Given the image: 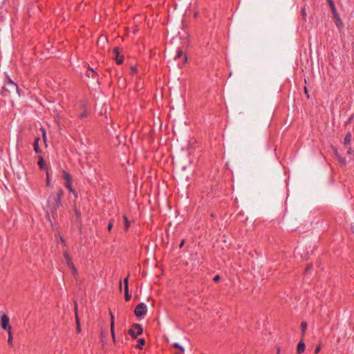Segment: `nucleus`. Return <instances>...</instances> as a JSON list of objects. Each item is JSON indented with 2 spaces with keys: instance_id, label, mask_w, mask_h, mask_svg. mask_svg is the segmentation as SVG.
I'll list each match as a JSON object with an SVG mask.
<instances>
[{
  "instance_id": "obj_1",
  "label": "nucleus",
  "mask_w": 354,
  "mask_h": 354,
  "mask_svg": "<svg viewBox=\"0 0 354 354\" xmlns=\"http://www.w3.org/2000/svg\"><path fill=\"white\" fill-rule=\"evenodd\" d=\"M63 196V191L60 190L57 193H53L48 198V208L53 214L57 211L60 205V201Z\"/></svg>"
},
{
  "instance_id": "obj_2",
  "label": "nucleus",
  "mask_w": 354,
  "mask_h": 354,
  "mask_svg": "<svg viewBox=\"0 0 354 354\" xmlns=\"http://www.w3.org/2000/svg\"><path fill=\"white\" fill-rule=\"evenodd\" d=\"M18 93V86L8 77L2 88V94L5 96H12Z\"/></svg>"
},
{
  "instance_id": "obj_3",
  "label": "nucleus",
  "mask_w": 354,
  "mask_h": 354,
  "mask_svg": "<svg viewBox=\"0 0 354 354\" xmlns=\"http://www.w3.org/2000/svg\"><path fill=\"white\" fill-rule=\"evenodd\" d=\"M63 174H64V178L66 181L65 183L66 187L69 189V191L71 192H72L75 195V197H77V193L71 187L72 179H71V175L64 171H63Z\"/></svg>"
},
{
  "instance_id": "obj_4",
  "label": "nucleus",
  "mask_w": 354,
  "mask_h": 354,
  "mask_svg": "<svg viewBox=\"0 0 354 354\" xmlns=\"http://www.w3.org/2000/svg\"><path fill=\"white\" fill-rule=\"evenodd\" d=\"M142 333V328L138 324H135L132 328L129 330V334L133 337L136 338L138 335Z\"/></svg>"
},
{
  "instance_id": "obj_5",
  "label": "nucleus",
  "mask_w": 354,
  "mask_h": 354,
  "mask_svg": "<svg viewBox=\"0 0 354 354\" xmlns=\"http://www.w3.org/2000/svg\"><path fill=\"white\" fill-rule=\"evenodd\" d=\"M147 311V306L144 303H140L136 307L134 313L137 317H142L146 314Z\"/></svg>"
},
{
  "instance_id": "obj_6",
  "label": "nucleus",
  "mask_w": 354,
  "mask_h": 354,
  "mask_svg": "<svg viewBox=\"0 0 354 354\" xmlns=\"http://www.w3.org/2000/svg\"><path fill=\"white\" fill-rule=\"evenodd\" d=\"M10 319L9 317L3 314L1 317V326L3 329L7 330L8 331L11 330V326L9 325Z\"/></svg>"
},
{
  "instance_id": "obj_7",
  "label": "nucleus",
  "mask_w": 354,
  "mask_h": 354,
  "mask_svg": "<svg viewBox=\"0 0 354 354\" xmlns=\"http://www.w3.org/2000/svg\"><path fill=\"white\" fill-rule=\"evenodd\" d=\"M113 58L118 64H121L123 62V56L120 55V52L118 48H115L113 51Z\"/></svg>"
},
{
  "instance_id": "obj_8",
  "label": "nucleus",
  "mask_w": 354,
  "mask_h": 354,
  "mask_svg": "<svg viewBox=\"0 0 354 354\" xmlns=\"http://www.w3.org/2000/svg\"><path fill=\"white\" fill-rule=\"evenodd\" d=\"M64 259H65L67 265L68 266V267H70L71 268L73 272L75 274L76 270H75L73 263L71 261L69 254L67 252H64Z\"/></svg>"
},
{
  "instance_id": "obj_9",
  "label": "nucleus",
  "mask_w": 354,
  "mask_h": 354,
  "mask_svg": "<svg viewBox=\"0 0 354 354\" xmlns=\"http://www.w3.org/2000/svg\"><path fill=\"white\" fill-rule=\"evenodd\" d=\"M75 319H76V325H77V331L80 333L81 331L80 328V319L77 315V306L75 304Z\"/></svg>"
},
{
  "instance_id": "obj_10",
  "label": "nucleus",
  "mask_w": 354,
  "mask_h": 354,
  "mask_svg": "<svg viewBox=\"0 0 354 354\" xmlns=\"http://www.w3.org/2000/svg\"><path fill=\"white\" fill-rule=\"evenodd\" d=\"M304 351H305V344L303 342V340H301L297 345V353L301 354V353L304 352Z\"/></svg>"
},
{
  "instance_id": "obj_11",
  "label": "nucleus",
  "mask_w": 354,
  "mask_h": 354,
  "mask_svg": "<svg viewBox=\"0 0 354 354\" xmlns=\"http://www.w3.org/2000/svg\"><path fill=\"white\" fill-rule=\"evenodd\" d=\"M327 2L329 4V6L333 13V15H337V10L333 0H327Z\"/></svg>"
},
{
  "instance_id": "obj_12",
  "label": "nucleus",
  "mask_w": 354,
  "mask_h": 354,
  "mask_svg": "<svg viewBox=\"0 0 354 354\" xmlns=\"http://www.w3.org/2000/svg\"><path fill=\"white\" fill-rule=\"evenodd\" d=\"M111 331L113 340L115 341V333H114V318L113 315H111Z\"/></svg>"
},
{
  "instance_id": "obj_13",
  "label": "nucleus",
  "mask_w": 354,
  "mask_h": 354,
  "mask_svg": "<svg viewBox=\"0 0 354 354\" xmlns=\"http://www.w3.org/2000/svg\"><path fill=\"white\" fill-rule=\"evenodd\" d=\"M351 138H352V135L351 133H348L345 138H344V145H348L350 143V142L351 141Z\"/></svg>"
},
{
  "instance_id": "obj_14",
  "label": "nucleus",
  "mask_w": 354,
  "mask_h": 354,
  "mask_svg": "<svg viewBox=\"0 0 354 354\" xmlns=\"http://www.w3.org/2000/svg\"><path fill=\"white\" fill-rule=\"evenodd\" d=\"M334 17H335V23L336 26L338 28H339L342 25V22L339 17L337 14V15H334Z\"/></svg>"
},
{
  "instance_id": "obj_15",
  "label": "nucleus",
  "mask_w": 354,
  "mask_h": 354,
  "mask_svg": "<svg viewBox=\"0 0 354 354\" xmlns=\"http://www.w3.org/2000/svg\"><path fill=\"white\" fill-rule=\"evenodd\" d=\"M123 218H124V228L126 230H127L130 226V222L129 221V220L126 216H124Z\"/></svg>"
},
{
  "instance_id": "obj_16",
  "label": "nucleus",
  "mask_w": 354,
  "mask_h": 354,
  "mask_svg": "<svg viewBox=\"0 0 354 354\" xmlns=\"http://www.w3.org/2000/svg\"><path fill=\"white\" fill-rule=\"evenodd\" d=\"M145 344V340L144 339H142H142H140L138 340V344L136 345V347H137L138 348L141 349V348H142V346H143V345H144Z\"/></svg>"
},
{
  "instance_id": "obj_17",
  "label": "nucleus",
  "mask_w": 354,
  "mask_h": 354,
  "mask_svg": "<svg viewBox=\"0 0 354 354\" xmlns=\"http://www.w3.org/2000/svg\"><path fill=\"white\" fill-rule=\"evenodd\" d=\"M301 331H302V336H304L305 331L307 328V322H303L301 324Z\"/></svg>"
},
{
  "instance_id": "obj_18",
  "label": "nucleus",
  "mask_w": 354,
  "mask_h": 354,
  "mask_svg": "<svg viewBox=\"0 0 354 354\" xmlns=\"http://www.w3.org/2000/svg\"><path fill=\"white\" fill-rule=\"evenodd\" d=\"M124 292H125V299H126V301L130 300L131 295L129 293V288H127V287L125 288H124Z\"/></svg>"
},
{
  "instance_id": "obj_19",
  "label": "nucleus",
  "mask_w": 354,
  "mask_h": 354,
  "mask_svg": "<svg viewBox=\"0 0 354 354\" xmlns=\"http://www.w3.org/2000/svg\"><path fill=\"white\" fill-rule=\"evenodd\" d=\"M38 141H39V139L37 138L35 142H34V149L35 151L38 153L39 151V145H38Z\"/></svg>"
},
{
  "instance_id": "obj_20",
  "label": "nucleus",
  "mask_w": 354,
  "mask_h": 354,
  "mask_svg": "<svg viewBox=\"0 0 354 354\" xmlns=\"http://www.w3.org/2000/svg\"><path fill=\"white\" fill-rule=\"evenodd\" d=\"M183 55V51L182 50H180V49H178L177 55L175 57V59H178V58H180Z\"/></svg>"
},
{
  "instance_id": "obj_21",
  "label": "nucleus",
  "mask_w": 354,
  "mask_h": 354,
  "mask_svg": "<svg viewBox=\"0 0 354 354\" xmlns=\"http://www.w3.org/2000/svg\"><path fill=\"white\" fill-rule=\"evenodd\" d=\"M8 342L10 344H12V333H11V330L8 331Z\"/></svg>"
},
{
  "instance_id": "obj_22",
  "label": "nucleus",
  "mask_w": 354,
  "mask_h": 354,
  "mask_svg": "<svg viewBox=\"0 0 354 354\" xmlns=\"http://www.w3.org/2000/svg\"><path fill=\"white\" fill-rule=\"evenodd\" d=\"M174 346L175 348H179V349L181 351V352H183V351H184V348H183V346H180L179 344H178V343H175V344H174Z\"/></svg>"
},
{
  "instance_id": "obj_23",
  "label": "nucleus",
  "mask_w": 354,
  "mask_h": 354,
  "mask_svg": "<svg viewBox=\"0 0 354 354\" xmlns=\"http://www.w3.org/2000/svg\"><path fill=\"white\" fill-rule=\"evenodd\" d=\"M335 156L337 157L338 160L342 163V164H345L346 163V160L344 158H341L339 157L338 154H337V151H335Z\"/></svg>"
},
{
  "instance_id": "obj_24",
  "label": "nucleus",
  "mask_w": 354,
  "mask_h": 354,
  "mask_svg": "<svg viewBox=\"0 0 354 354\" xmlns=\"http://www.w3.org/2000/svg\"><path fill=\"white\" fill-rule=\"evenodd\" d=\"M321 350V346L319 345L316 347L315 350V353H318Z\"/></svg>"
},
{
  "instance_id": "obj_25",
  "label": "nucleus",
  "mask_w": 354,
  "mask_h": 354,
  "mask_svg": "<svg viewBox=\"0 0 354 354\" xmlns=\"http://www.w3.org/2000/svg\"><path fill=\"white\" fill-rule=\"evenodd\" d=\"M38 164H39V165L40 166L41 168H43L44 162H43V159L42 158H41L39 160Z\"/></svg>"
},
{
  "instance_id": "obj_26",
  "label": "nucleus",
  "mask_w": 354,
  "mask_h": 354,
  "mask_svg": "<svg viewBox=\"0 0 354 354\" xmlns=\"http://www.w3.org/2000/svg\"><path fill=\"white\" fill-rule=\"evenodd\" d=\"M124 288H127H127H129V285H128V277H127V278L124 279Z\"/></svg>"
},
{
  "instance_id": "obj_27",
  "label": "nucleus",
  "mask_w": 354,
  "mask_h": 354,
  "mask_svg": "<svg viewBox=\"0 0 354 354\" xmlns=\"http://www.w3.org/2000/svg\"><path fill=\"white\" fill-rule=\"evenodd\" d=\"M219 279H220V277H219V275H216V276L214 277V281L215 282L218 281H219Z\"/></svg>"
},
{
  "instance_id": "obj_28",
  "label": "nucleus",
  "mask_w": 354,
  "mask_h": 354,
  "mask_svg": "<svg viewBox=\"0 0 354 354\" xmlns=\"http://www.w3.org/2000/svg\"><path fill=\"white\" fill-rule=\"evenodd\" d=\"M301 13H302L303 17H305L306 15V9L304 8H302Z\"/></svg>"
},
{
  "instance_id": "obj_29",
  "label": "nucleus",
  "mask_w": 354,
  "mask_h": 354,
  "mask_svg": "<svg viewBox=\"0 0 354 354\" xmlns=\"http://www.w3.org/2000/svg\"><path fill=\"white\" fill-rule=\"evenodd\" d=\"M46 184L48 186L50 185V179H49V176H48V173H47Z\"/></svg>"
},
{
  "instance_id": "obj_30",
  "label": "nucleus",
  "mask_w": 354,
  "mask_h": 354,
  "mask_svg": "<svg viewBox=\"0 0 354 354\" xmlns=\"http://www.w3.org/2000/svg\"><path fill=\"white\" fill-rule=\"evenodd\" d=\"M42 133H43V138L44 140V141L46 140V131L44 129H42Z\"/></svg>"
},
{
  "instance_id": "obj_31",
  "label": "nucleus",
  "mask_w": 354,
  "mask_h": 354,
  "mask_svg": "<svg viewBox=\"0 0 354 354\" xmlns=\"http://www.w3.org/2000/svg\"><path fill=\"white\" fill-rule=\"evenodd\" d=\"M113 223L111 222L109 223L108 225V230L110 231L112 229Z\"/></svg>"
},
{
  "instance_id": "obj_32",
  "label": "nucleus",
  "mask_w": 354,
  "mask_h": 354,
  "mask_svg": "<svg viewBox=\"0 0 354 354\" xmlns=\"http://www.w3.org/2000/svg\"><path fill=\"white\" fill-rule=\"evenodd\" d=\"M353 153V151L351 148L347 151L348 154H352Z\"/></svg>"
},
{
  "instance_id": "obj_33",
  "label": "nucleus",
  "mask_w": 354,
  "mask_h": 354,
  "mask_svg": "<svg viewBox=\"0 0 354 354\" xmlns=\"http://www.w3.org/2000/svg\"><path fill=\"white\" fill-rule=\"evenodd\" d=\"M304 92H305V93L306 94L307 97H309V95H308V90H307V88H306V87H305V88H304Z\"/></svg>"
},
{
  "instance_id": "obj_34",
  "label": "nucleus",
  "mask_w": 354,
  "mask_h": 354,
  "mask_svg": "<svg viewBox=\"0 0 354 354\" xmlns=\"http://www.w3.org/2000/svg\"><path fill=\"white\" fill-rule=\"evenodd\" d=\"M86 115H87V112H86V111H85L84 113H82V114H81V115H80V117H81V118H84V117H85Z\"/></svg>"
},
{
  "instance_id": "obj_35",
  "label": "nucleus",
  "mask_w": 354,
  "mask_h": 354,
  "mask_svg": "<svg viewBox=\"0 0 354 354\" xmlns=\"http://www.w3.org/2000/svg\"><path fill=\"white\" fill-rule=\"evenodd\" d=\"M187 62V56L186 55H184V57H183V63H186Z\"/></svg>"
},
{
  "instance_id": "obj_36",
  "label": "nucleus",
  "mask_w": 354,
  "mask_h": 354,
  "mask_svg": "<svg viewBox=\"0 0 354 354\" xmlns=\"http://www.w3.org/2000/svg\"><path fill=\"white\" fill-rule=\"evenodd\" d=\"M184 243H185V241H184V240H183V241H181V243H180V244L179 247H180V248H182V247H183V244H184Z\"/></svg>"
},
{
  "instance_id": "obj_37",
  "label": "nucleus",
  "mask_w": 354,
  "mask_h": 354,
  "mask_svg": "<svg viewBox=\"0 0 354 354\" xmlns=\"http://www.w3.org/2000/svg\"><path fill=\"white\" fill-rule=\"evenodd\" d=\"M279 353H280V348H277V354H279Z\"/></svg>"
},
{
  "instance_id": "obj_38",
  "label": "nucleus",
  "mask_w": 354,
  "mask_h": 354,
  "mask_svg": "<svg viewBox=\"0 0 354 354\" xmlns=\"http://www.w3.org/2000/svg\"><path fill=\"white\" fill-rule=\"evenodd\" d=\"M131 69H132V71H133V72L136 71V68H134L133 67H132Z\"/></svg>"
},
{
  "instance_id": "obj_39",
  "label": "nucleus",
  "mask_w": 354,
  "mask_h": 354,
  "mask_svg": "<svg viewBox=\"0 0 354 354\" xmlns=\"http://www.w3.org/2000/svg\"><path fill=\"white\" fill-rule=\"evenodd\" d=\"M176 354H180V353H176Z\"/></svg>"
}]
</instances>
